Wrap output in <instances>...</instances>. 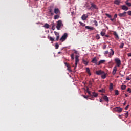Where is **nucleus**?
<instances>
[{"label":"nucleus","instance_id":"nucleus-51","mask_svg":"<svg viewBox=\"0 0 131 131\" xmlns=\"http://www.w3.org/2000/svg\"><path fill=\"white\" fill-rule=\"evenodd\" d=\"M89 85H90L91 86H92L93 84L92 83V82L89 81Z\"/></svg>","mask_w":131,"mask_h":131},{"label":"nucleus","instance_id":"nucleus-49","mask_svg":"<svg viewBox=\"0 0 131 131\" xmlns=\"http://www.w3.org/2000/svg\"><path fill=\"white\" fill-rule=\"evenodd\" d=\"M111 21H112V22H114V20H115L114 18H112V17L110 18Z\"/></svg>","mask_w":131,"mask_h":131},{"label":"nucleus","instance_id":"nucleus-27","mask_svg":"<svg viewBox=\"0 0 131 131\" xmlns=\"http://www.w3.org/2000/svg\"><path fill=\"white\" fill-rule=\"evenodd\" d=\"M125 4L128 7H131V3L128 2V1H126Z\"/></svg>","mask_w":131,"mask_h":131},{"label":"nucleus","instance_id":"nucleus-38","mask_svg":"<svg viewBox=\"0 0 131 131\" xmlns=\"http://www.w3.org/2000/svg\"><path fill=\"white\" fill-rule=\"evenodd\" d=\"M98 92H99V93H104V92H105V90L104 89L99 90Z\"/></svg>","mask_w":131,"mask_h":131},{"label":"nucleus","instance_id":"nucleus-42","mask_svg":"<svg viewBox=\"0 0 131 131\" xmlns=\"http://www.w3.org/2000/svg\"><path fill=\"white\" fill-rule=\"evenodd\" d=\"M105 32H100V34H101V36H105Z\"/></svg>","mask_w":131,"mask_h":131},{"label":"nucleus","instance_id":"nucleus-34","mask_svg":"<svg viewBox=\"0 0 131 131\" xmlns=\"http://www.w3.org/2000/svg\"><path fill=\"white\" fill-rule=\"evenodd\" d=\"M86 92L89 94V95H90V96H92V93H91V91L89 90V88L87 89Z\"/></svg>","mask_w":131,"mask_h":131},{"label":"nucleus","instance_id":"nucleus-9","mask_svg":"<svg viewBox=\"0 0 131 131\" xmlns=\"http://www.w3.org/2000/svg\"><path fill=\"white\" fill-rule=\"evenodd\" d=\"M127 12L124 11L122 13H119L118 16L120 18H122V17H126V16Z\"/></svg>","mask_w":131,"mask_h":131},{"label":"nucleus","instance_id":"nucleus-17","mask_svg":"<svg viewBox=\"0 0 131 131\" xmlns=\"http://www.w3.org/2000/svg\"><path fill=\"white\" fill-rule=\"evenodd\" d=\"M85 28H86V29H89V30H94L95 29V28L93 27H90L89 26H86Z\"/></svg>","mask_w":131,"mask_h":131},{"label":"nucleus","instance_id":"nucleus-5","mask_svg":"<svg viewBox=\"0 0 131 131\" xmlns=\"http://www.w3.org/2000/svg\"><path fill=\"white\" fill-rule=\"evenodd\" d=\"M114 61L116 64L117 67H120V65H121V60L119 58H115Z\"/></svg>","mask_w":131,"mask_h":131},{"label":"nucleus","instance_id":"nucleus-8","mask_svg":"<svg viewBox=\"0 0 131 131\" xmlns=\"http://www.w3.org/2000/svg\"><path fill=\"white\" fill-rule=\"evenodd\" d=\"M68 35L67 34V33H65L61 37L60 40H61V41H65V40H66V38H67Z\"/></svg>","mask_w":131,"mask_h":131},{"label":"nucleus","instance_id":"nucleus-54","mask_svg":"<svg viewBox=\"0 0 131 131\" xmlns=\"http://www.w3.org/2000/svg\"><path fill=\"white\" fill-rule=\"evenodd\" d=\"M123 106H125V105H126V101H125L123 104Z\"/></svg>","mask_w":131,"mask_h":131},{"label":"nucleus","instance_id":"nucleus-3","mask_svg":"<svg viewBox=\"0 0 131 131\" xmlns=\"http://www.w3.org/2000/svg\"><path fill=\"white\" fill-rule=\"evenodd\" d=\"M89 2L91 5L90 9L91 11H93V10H98V6H97V5L95 4V3H94V2H93L91 1H89Z\"/></svg>","mask_w":131,"mask_h":131},{"label":"nucleus","instance_id":"nucleus-43","mask_svg":"<svg viewBox=\"0 0 131 131\" xmlns=\"http://www.w3.org/2000/svg\"><path fill=\"white\" fill-rule=\"evenodd\" d=\"M70 68H71L70 66H69L68 67H67V70L71 72L72 71H71V69H70Z\"/></svg>","mask_w":131,"mask_h":131},{"label":"nucleus","instance_id":"nucleus-56","mask_svg":"<svg viewBox=\"0 0 131 131\" xmlns=\"http://www.w3.org/2000/svg\"><path fill=\"white\" fill-rule=\"evenodd\" d=\"M104 36L105 37H109V35H104Z\"/></svg>","mask_w":131,"mask_h":131},{"label":"nucleus","instance_id":"nucleus-20","mask_svg":"<svg viewBox=\"0 0 131 131\" xmlns=\"http://www.w3.org/2000/svg\"><path fill=\"white\" fill-rule=\"evenodd\" d=\"M120 0H115L114 2V4H115V5H120Z\"/></svg>","mask_w":131,"mask_h":131},{"label":"nucleus","instance_id":"nucleus-60","mask_svg":"<svg viewBox=\"0 0 131 131\" xmlns=\"http://www.w3.org/2000/svg\"><path fill=\"white\" fill-rule=\"evenodd\" d=\"M119 117L120 119H121V118H122V117H121V115H119Z\"/></svg>","mask_w":131,"mask_h":131},{"label":"nucleus","instance_id":"nucleus-6","mask_svg":"<svg viewBox=\"0 0 131 131\" xmlns=\"http://www.w3.org/2000/svg\"><path fill=\"white\" fill-rule=\"evenodd\" d=\"M63 26V23H62V20H59L57 21V25L56 26V28L57 30H60L61 27Z\"/></svg>","mask_w":131,"mask_h":131},{"label":"nucleus","instance_id":"nucleus-55","mask_svg":"<svg viewBox=\"0 0 131 131\" xmlns=\"http://www.w3.org/2000/svg\"><path fill=\"white\" fill-rule=\"evenodd\" d=\"M104 27H106V29H109V28L106 25H104Z\"/></svg>","mask_w":131,"mask_h":131},{"label":"nucleus","instance_id":"nucleus-40","mask_svg":"<svg viewBox=\"0 0 131 131\" xmlns=\"http://www.w3.org/2000/svg\"><path fill=\"white\" fill-rule=\"evenodd\" d=\"M71 58L72 60H74V54H72L71 55Z\"/></svg>","mask_w":131,"mask_h":131},{"label":"nucleus","instance_id":"nucleus-22","mask_svg":"<svg viewBox=\"0 0 131 131\" xmlns=\"http://www.w3.org/2000/svg\"><path fill=\"white\" fill-rule=\"evenodd\" d=\"M82 63H83V64H84L86 66H88V64H89L88 61L85 60H84V59H82Z\"/></svg>","mask_w":131,"mask_h":131},{"label":"nucleus","instance_id":"nucleus-47","mask_svg":"<svg viewBox=\"0 0 131 131\" xmlns=\"http://www.w3.org/2000/svg\"><path fill=\"white\" fill-rule=\"evenodd\" d=\"M128 107H129V105L128 104L125 108V110H127L128 109Z\"/></svg>","mask_w":131,"mask_h":131},{"label":"nucleus","instance_id":"nucleus-24","mask_svg":"<svg viewBox=\"0 0 131 131\" xmlns=\"http://www.w3.org/2000/svg\"><path fill=\"white\" fill-rule=\"evenodd\" d=\"M86 18H88V16H86L85 14H83L81 17V19L83 20V21L86 20Z\"/></svg>","mask_w":131,"mask_h":131},{"label":"nucleus","instance_id":"nucleus-53","mask_svg":"<svg viewBox=\"0 0 131 131\" xmlns=\"http://www.w3.org/2000/svg\"><path fill=\"white\" fill-rule=\"evenodd\" d=\"M127 56L128 57H131V53H128Z\"/></svg>","mask_w":131,"mask_h":131},{"label":"nucleus","instance_id":"nucleus-26","mask_svg":"<svg viewBox=\"0 0 131 131\" xmlns=\"http://www.w3.org/2000/svg\"><path fill=\"white\" fill-rule=\"evenodd\" d=\"M110 91H112L113 90V84L112 83H110V87H109Z\"/></svg>","mask_w":131,"mask_h":131},{"label":"nucleus","instance_id":"nucleus-33","mask_svg":"<svg viewBox=\"0 0 131 131\" xmlns=\"http://www.w3.org/2000/svg\"><path fill=\"white\" fill-rule=\"evenodd\" d=\"M79 24L81 26H83V27H84L85 26V24L81 22V21H79Z\"/></svg>","mask_w":131,"mask_h":131},{"label":"nucleus","instance_id":"nucleus-25","mask_svg":"<svg viewBox=\"0 0 131 131\" xmlns=\"http://www.w3.org/2000/svg\"><path fill=\"white\" fill-rule=\"evenodd\" d=\"M43 27L45 28H47V29L50 28V25H49L48 23H46L44 25Z\"/></svg>","mask_w":131,"mask_h":131},{"label":"nucleus","instance_id":"nucleus-58","mask_svg":"<svg viewBox=\"0 0 131 131\" xmlns=\"http://www.w3.org/2000/svg\"><path fill=\"white\" fill-rule=\"evenodd\" d=\"M112 108H113V105H111L110 106V109H112Z\"/></svg>","mask_w":131,"mask_h":131},{"label":"nucleus","instance_id":"nucleus-57","mask_svg":"<svg viewBox=\"0 0 131 131\" xmlns=\"http://www.w3.org/2000/svg\"><path fill=\"white\" fill-rule=\"evenodd\" d=\"M99 101L100 102V103H102L103 100L100 99Z\"/></svg>","mask_w":131,"mask_h":131},{"label":"nucleus","instance_id":"nucleus-32","mask_svg":"<svg viewBox=\"0 0 131 131\" xmlns=\"http://www.w3.org/2000/svg\"><path fill=\"white\" fill-rule=\"evenodd\" d=\"M105 15H106V17H107L108 18H109V19H111V18H112L111 15H110V14H108V13H106Z\"/></svg>","mask_w":131,"mask_h":131},{"label":"nucleus","instance_id":"nucleus-35","mask_svg":"<svg viewBox=\"0 0 131 131\" xmlns=\"http://www.w3.org/2000/svg\"><path fill=\"white\" fill-rule=\"evenodd\" d=\"M100 35L97 34L96 36V39L97 40H99V39H100Z\"/></svg>","mask_w":131,"mask_h":131},{"label":"nucleus","instance_id":"nucleus-29","mask_svg":"<svg viewBox=\"0 0 131 131\" xmlns=\"http://www.w3.org/2000/svg\"><path fill=\"white\" fill-rule=\"evenodd\" d=\"M115 95L116 96H118V95H119V92L118 91V90H116L115 91Z\"/></svg>","mask_w":131,"mask_h":131},{"label":"nucleus","instance_id":"nucleus-44","mask_svg":"<svg viewBox=\"0 0 131 131\" xmlns=\"http://www.w3.org/2000/svg\"><path fill=\"white\" fill-rule=\"evenodd\" d=\"M117 18V14H115L114 16V19H116Z\"/></svg>","mask_w":131,"mask_h":131},{"label":"nucleus","instance_id":"nucleus-21","mask_svg":"<svg viewBox=\"0 0 131 131\" xmlns=\"http://www.w3.org/2000/svg\"><path fill=\"white\" fill-rule=\"evenodd\" d=\"M54 13L55 14H59V13H60V10H59L58 8H56L54 9Z\"/></svg>","mask_w":131,"mask_h":131},{"label":"nucleus","instance_id":"nucleus-14","mask_svg":"<svg viewBox=\"0 0 131 131\" xmlns=\"http://www.w3.org/2000/svg\"><path fill=\"white\" fill-rule=\"evenodd\" d=\"M116 71H117V67L115 66L112 72L113 75H115V74H116Z\"/></svg>","mask_w":131,"mask_h":131},{"label":"nucleus","instance_id":"nucleus-11","mask_svg":"<svg viewBox=\"0 0 131 131\" xmlns=\"http://www.w3.org/2000/svg\"><path fill=\"white\" fill-rule=\"evenodd\" d=\"M55 35L56 36V41H58L59 40V39L60 38V35L59 34V33L54 31Z\"/></svg>","mask_w":131,"mask_h":131},{"label":"nucleus","instance_id":"nucleus-4","mask_svg":"<svg viewBox=\"0 0 131 131\" xmlns=\"http://www.w3.org/2000/svg\"><path fill=\"white\" fill-rule=\"evenodd\" d=\"M75 66L74 69H76V67H77V64L79 63V55H76L75 57Z\"/></svg>","mask_w":131,"mask_h":131},{"label":"nucleus","instance_id":"nucleus-41","mask_svg":"<svg viewBox=\"0 0 131 131\" xmlns=\"http://www.w3.org/2000/svg\"><path fill=\"white\" fill-rule=\"evenodd\" d=\"M82 97H83V98H84V99H89V96H85V95H81Z\"/></svg>","mask_w":131,"mask_h":131},{"label":"nucleus","instance_id":"nucleus-15","mask_svg":"<svg viewBox=\"0 0 131 131\" xmlns=\"http://www.w3.org/2000/svg\"><path fill=\"white\" fill-rule=\"evenodd\" d=\"M121 8L122 10L123 11H127L128 10V7H127V6L126 5H122Z\"/></svg>","mask_w":131,"mask_h":131},{"label":"nucleus","instance_id":"nucleus-39","mask_svg":"<svg viewBox=\"0 0 131 131\" xmlns=\"http://www.w3.org/2000/svg\"><path fill=\"white\" fill-rule=\"evenodd\" d=\"M125 116L126 118H127L128 117V112H127L125 113Z\"/></svg>","mask_w":131,"mask_h":131},{"label":"nucleus","instance_id":"nucleus-16","mask_svg":"<svg viewBox=\"0 0 131 131\" xmlns=\"http://www.w3.org/2000/svg\"><path fill=\"white\" fill-rule=\"evenodd\" d=\"M86 72L88 73L89 76H91V75H92V74L91 73V70H90V68H86Z\"/></svg>","mask_w":131,"mask_h":131},{"label":"nucleus","instance_id":"nucleus-48","mask_svg":"<svg viewBox=\"0 0 131 131\" xmlns=\"http://www.w3.org/2000/svg\"><path fill=\"white\" fill-rule=\"evenodd\" d=\"M64 65H65V66H66V67H68V66H69V64H68V63H67V62H64Z\"/></svg>","mask_w":131,"mask_h":131},{"label":"nucleus","instance_id":"nucleus-1","mask_svg":"<svg viewBox=\"0 0 131 131\" xmlns=\"http://www.w3.org/2000/svg\"><path fill=\"white\" fill-rule=\"evenodd\" d=\"M110 52L108 51H105L104 52L103 54L106 58L111 59V58L114 56V50L112 49H110Z\"/></svg>","mask_w":131,"mask_h":131},{"label":"nucleus","instance_id":"nucleus-19","mask_svg":"<svg viewBox=\"0 0 131 131\" xmlns=\"http://www.w3.org/2000/svg\"><path fill=\"white\" fill-rule=\"evenodd\" d=\"M48 39H49L50 41H51V43H53L55 41V38L51 36L48 37Z\"/></svg>","mask_w":131,"mask_h":131},{"label":"nucleus","instance_id":"nucleus-61","mask_svg":"<svg viewBox=\"0 0 131 131\" xmlns=\"http://www.w3.org/2000/svg\"><path fill=\"white\" fill-rule=\"evenodd\" d=\"M128 95L127 94H125V97H128Z\"/></svg>","mask_w":131,"mask_h":131},{"label":"nucleus","instance_id":"nucleus-64","mask_svg":"<svg viewBox=\"0 0 131 131\" xmlns=\"http://www.w3.org/2000/svg\"><path fill=\"white\" fill-rule=\"evenodd\" d=\"M106 106H109V104H106Z\"/></svg>","mask_w":131,"mask_h":131},{"label":"nucleus","instance_id":"nucleus-63","mask_svg":"<svg viewBox=\"0 0 131 131\" xmlns=\"http://www.w3.org/2000/svg\"><path fill=\"white\" fill-rule=\"evenodd\" d=\"M49 12L50 13H52V10H50Z\"/></svg>","mask_w":131,"mask_h":131},{"label":"nucleus","instance_id":"nucleus-28","mask_svg":"<svg viewBox=\"0 0 131 131\" xmlns=\"http://www.w3.org/2000/svg\"><path fill=\"white\" fill-rule=\"evenodd\" d=\"M121 90H125V89H126V85L124 84L122 85L121 86Z\"/></svg>","mask_w":131,"mask_h":131},{"label":"nucleus","instance_id":"nucleus-59","mask_svg":"<svg viewBox=\"0 0 131 131\" xmlns=\"http://www.w3.org/2000/svg\"><path fill=\"white\" fill-rule=\"evenodd\" d=\"M92 82H95V80L94 79H92Z\"/></svg>","mask_w":131,"mask_h":131},{"label":"nucleus","instance_id":"nucleus-23","mask_svg":"<svg viewBox=\"0 0 131 131\" xmlns=\"http://www.w3.org/2000/svg\"><path fill=\"white\" fill-rule=\"evenodd\" d=\"M106 62L105 60H100L99 61V63H98V65H101V64H103V63H105Z\"/></svg>","mask_w":131,"mask_h":131},{"label":"nucleus","instance_id":"nucleus-31","mask_svg":"<svg viewBox=\"0 0 131 131\" xmlns=\"http://www.w3.org/2000/svg\"><path fill=\"white\" fill-rule=\"evenodd\" d=\"M124 47V43H121L119 46L120 49H123Z\"/></svg>","mask_w":131,"mask_h":131},{"label":"nucleus","instance_id":"nucleus-62","mask_svg":"<svg viewBox=\"0 0 131 131\" xmlns=\"http://www.w3.org/2000/svg\"><path fill=\"white\" fill-rule=\"evenodd\" d=\"M121 76L122 77H123V76H124V75H121Z\"/></svg>","mask_w":131,"mask_h":131},{"label":"nucleus","instance_id":"nucleus-18","mask_svg":"<svg viewBox=\"0 0 131 131\" xmlns=\"http://www.w3.org/2000/svg\"><path fill=\"white\" fill-rule=\"evenodd\" d=\"M92 94L91 97H94V98H97V97H98V93H97L95 92H92Z\"/></svg>","mask_w":131,"mask_h":131},{"label":"nucleus","instance_id":"nucleus-52","mask_svg":"<svg viewBox=\"0 0 131 131\" xmlns=\"http://www.w3.org/2000/svg\"><path fill=\"white\" fill-rule=\"evenodd\" d=\"M106 47H107V45L103 46V50H105V49H106Z\"/></svg>","mask_w":131,"mask_h":131},{"label":"nucleus","instance_id":"nucleus-12","mask_svg":"<svg viewBox=\"0 0 131 131\" xmlns=\"http://www.w3.org/2000/svg\"><path fill=\"white\" fill-rule=\"evenodd\" d=\"M91 63H94L95 65H98L97 61V57H94L92 60L91 61Z\"/></svg>","mask_w":131,"mask_h":131},{"label":"nucleus","instance_id":"nucleus-7","mask_svg":"<svg viewBox=\"0 0 131 131\" xmlns=\"http://www.w3.org/2000/svg\"><path fill=\"white\" fill-rule=\"evenodd\" d=\"M112 110L113 112H118V113H120V112H122V108H120V107H116Z\"/></svg>","mask_w":131,"mask_h":131},{"label":"nucleus","instance_id":"nucleus-13","mask_svg":"<svg viewBox=\"0 0 131 131\" xmlns=\"http://www.w3.org/2000/svg\"><path fill=\"white\" fill-rule=\"evenodd\" d=\"M103 99L104 101H105V102H106L107 103H109V98L106 95L103 96Z\"/></svg>","mask_w":131,"mask_h":131},{"label":"nucleus","instance_id":"nucleus-50","mask_svg":"<svg viewBox=\"0 0 131 131\" xmlns=\"http://www.w3.org/2000/svg\"><path fill=\"white\" fill-rule=\"evenodd\" d=\"M126 80H130L131 78L129 77L126 78Z\"/></svg>","mask_w":131,"mask_h":131},{"label":"nucleus","instance_id":"nucleus-10","mask_svg":"<svg viewBox=\"0 0 131 131\" xmlns=\"http://www.w3.org/2000/svg\"><path fill=\"white\" fill-rule=\"evenodd\" d=\"M113 35L115 36V39H117V40H118L119 39V36H118V34L116 32V31H114Z\"/></svg>","mask_w":131,"mask_h":131},{"label":"nucleus","instance_id":"nucleus-46","mask_svg":"<svg viewBox=\"0 0 131 131\" xmlns=\"http://www.w3.org/2000/svg\"><path fill=\"white\" fill-rule=\"evenodd\" d=\"M127 92H128L129 93H131V89L130 88H128L127 90Z\"/></svg>","mask_w":131,"mask_h":131},{"label":"nucleus","instance_id":"nucleus-45","mask_svg":"<svg viewBox=\"0 0 131 131\" xmlns=\"http://www.w3.org/2000/svg\"><path fill=\"white\" fill-rule=\"evenodd\" d=\"M127 13L129 16H131V11H128Z\"/></svg>","mask_w":131,"mask_h":131},{"label":"nucleus","instance_id":"nucleus-36","mask_svg":"<svg viewBox=\"0 0 131 131\" xmlns=\"http://www.w3.org/2000/svg\"><path fill=\"white\" fill-rule=\"evenodd\" d=\"M55 46V49L56 50L59 49V44H58V43H56Z\"/></svg>","mask_w":131,"mask_h":131},{"label":"nucleus","instance_id":"nucleus-37","mask_svg":"<svg viewBox=\"0 0 131 131\" xmlns=\"http://www.w3.org/2000/svg\"><path fill=\"white\" fill-rule=\"evenodd\" d=\"M93 22H94L95 26H96V27L98 26V21H97V20H94Z\"/></svg>","mask_w":131,"mask_h":131},{"label":"nucleus","instance_id":"nucleus-2","mask_svg":"<svg viewBox=\"0 0 131 131\" xmlns=\"http://www.w3.org/2000/svg\"><path fill=\"white\" fill-rule=\"evenodd\" d=\"M95 73L97 75H101V78L102 79H105V78H106V73H105V72L101 70L96 71Z\"/></svg>","mask_w":131,"mask_h":131},{"label":"nucleus","instance_id":"nucleus-30","mask_svg":"<svg viewBox=\"0 0 131 131\" xmlns=\"http://www.w3.org/2000/svg\"><path fill=\"white\" fill-rule=\"evenodd\" d=\"M60 18V15H56L54 16V20H57V19H59Z\"/></svg>","mask_w":131,"mask_h":131}]
</instances>
